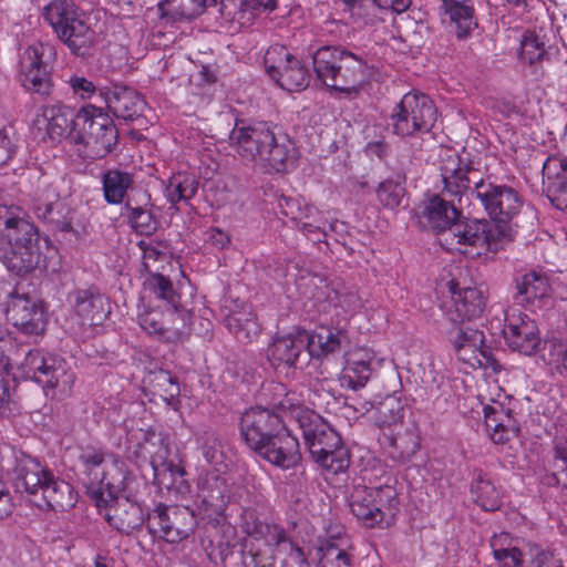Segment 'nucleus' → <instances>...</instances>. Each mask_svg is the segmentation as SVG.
Segmentation results:
<instances>
[{
  "mask_svg": "<svg viewBox=\"0 0 567 567\" xmlns=\"http://www.w3.org/2000/svg\"><path fill=\"white\" fill-rule=\"evenodd\" d=\"M278 206L280 213L289 217L296 224L301 220L308 212H312L311 206H301L297 199L285 196L278 199Z\"/></svg>",
  "mask_w": 567,
  "mask_h": 567,
  "instance_id": "0e129e2a",
  "label": "nucleus"
},
{
  "mask_svg": "<svg viewBox=\"0 0 567 567\" xmlns=\"http://www.w3.org/2000/svg\"><path fill=\"white\" fill-rule=\"evenodd\" d=\"M450 340L454 349L477 351L485 341V337L483 331L463 322L450 332Z\"/></svg>",
  "mask_w": 567,
  "mask_h": 567,
  "instance_id": "3c124183",
  "label": "nucleus"
},
{
  "mask_svg": "<svg viewBox=\"0 0 567 567\" xmlns=\"http://www.w3.org/2000/svg\"><path fill=\"white\" fill-rule=\"evenodd\" d=\"M546 55V45L540 37L534 32H527L520 41V61L533 65L542 62Z\"/></svg>",
  "mask_w": 567,
  "mask_h": 567,
  "instance_id": "5fc2aeb1",
  "label": "nucleus"
},
{
  "mask_svg": "<svg viewBox=\"0 0 567 567\" xmlns=\"http://www.w3.org/2000/svg\"><path fill=\"white\" fill-rule=\"evenodd\" d=\"M348 341L347 332L338 328H320L313 334H308L307 355L323 358L337 352L343 342Z\"/></svg>",
  "mask_w": 567,
  "mask_h": 567,
  "instance_id": "f704fd0d",
  "label": "nucleus"
},
{
  "mask_svg": "<svg viewBox=\"0 0 567 567\" xmlns=\"http://www.w3.org/2000/svg\"><path fill=\"white\" fill-rule=\"evenodd\" d=\"M7 319L24 334H40L47 324L42 302L17 290L9 296Z\"/></svg>",
  "mask_w": 567,
  "mask_h": 567,
  "instance_id": "6ab92c4d",
  "label": "nucleus"
},
{
  "mask_svg": "<svg viewBox=\"0 0 567 567\" xmlns=\"http://www.w3.org/2000/svg\"><path fill=\"white\" fill-rule=\"evenodd\" d=\"M73 306L83 323L90 326L101 324L111 313L109 299L94 288L76 290Z\"/></svg>",
  "mask_w": 567,
  "mask_h": 567,
  "instance_id": "7c9ffc66",
  "label": "nucleus"
},
{
  "mask_svg": "<svg viewBox=\"0 0 567 567\" xmlns=\"http://www.w3.org/2000/svg\"><path fill=\"white\" fill-rule=\"evenodd\" d=\"M51 246L27 247L10 249L3 259L7 269L20 277L32 275L35 271H43L49 268V252H52Z\"/></svg>",
  "mask_w": 567,
  "mask_h": 567,
  "instance_id": "c85d7f7f",
  "label": "nucleus"
},
{
  "mask_svg": "<svg viewBox=\"0 0 567 567\" xmlns=\"http://www.w3.org/2000/svg\"><path fill=\"white\" fill-rule=\"evenodd\" d=\"M40 492L44 505L49 508L64 511L74 505L72 486L64 481L55 480L52 473L43 481Z\"/></svg>",
  "mask_w": 567,
  "mask_h": 567,
  "instance_id": "4c0bfd02",
  "label": "nucleus"
},
{
  "mask_svg": "<svg viewBox=\"0 0 567 567\" xmlns=\"http://www.w3.org/2000/svg\"><path fill=\"white\" fill-rule=\"evenodd\" d=\"M507 346L524 355L535 354L540 346L536 322L525 313L507 315L503 330Z\"/></svg>",
  "mask_w": 567,
  "mask_h": 567,
  "instance_id": "4be33fe9",
  "label": "nucleus"
},
{
  "mask_svg": "<svg viewBox=\"0 0 567 567\" xmlns=\"http://www.w3.org/2000/svg\"><path fill=\"white\" fill-rule=\"evenodd\" d=\"M43 117L47 121V132L51 140L60 141L68 135L73 140L75 132L76 114L65 106L52 105L43 111Z\"/></svg>",
  "mask_w": 567,
  "mask_h": 567,
  "instance_id": "c9c22d12",
  "label": "nucleus"
},
{
  "mask_svg": "<svg viewBox=\"0 0 567 567\" xmlns=\"http://www.w3.org/2000/svg\"><path fill=\"white\" fill-rule=\"evenodd\" d=\"M54 59L55 50L51 44L38 43L24 51L20 62V81L27 91L42 96L50 94Z\"/></svg>",
  "mask_w": 567,
  "mask_h": 567,
  "instance_id": "9b49d317",
  "label": "nucleus"
},
{
  "mask_svg": "<svg viewBox=\"0 0 567 567\" xmlns=\"http://www.w3.org/2000/svg\"><path fill=\"white\" fill-rule=\"evenodd\" d=\"M32 210L35 217L53 234L74 233L73 212L66 203L58 197L54 200L43 197L35 198L32 203Z\"/></svg>",
  "mask_w": 567,
  "mask_h": 567,
  "instance_id": "cd10ccee",
  "label": "nucleus"
},
{
  "mask_svg": "<svg viewBox=\"0 0 567 567\" xmlns=\"http://www.w3.org/2000/svg\"><path fill=\"white\" fill-rule=\"evenodd\" d=\"M79 461L83 467V473L87 476L89 484L86 485V493L89 497L95 502L96 506H101L102 503L107 502L104 497V492L97 486L101 472L106 462L105 454L100 450H86L84 451Z\"/></svg>",
  "mask_w": 567,
  "mask_h": 567,
  "instance_id": "72a5a7b5",
  "label": "nucleus"
},
{
  "mask_svg": "<svg viewBox=\"0 0 567 567\" xmlns=\"http://www.w3.org/2000/svg\"><path fill=\"white\" fill-rule=\"evenodd\" d=\"M198 487L204 503L210 507H223L230 495L228 478L215 472L200 476Z\"/></svg>",
  "mask_w": 567,
  "mask_h": 567,
  "instance_id": "e433bc0d",
  "label": "nucleus"
},
{
  "mask_svg": "<svg viewBox=\"0 0 567 567\" xmlns=\"http://www.w3.org/2000/svg\"><path fill=\"white\" fill-rule=\"evenodd\" d=\"M11 127H0V166L6 165L16 152Z\"/></svg>",
  "mask_w": 567,
  "mask_h": 567,
  "instance_id": "774afa93",
  "label": "nucleus"
},
{
  "mask_svg": "<svg viewBox=\"0 0 567 567\" xmlns=\"http://www.w3.org/2000/svg\"><path fill=\"white\" fill-rule=\"evenodd\" d=\"M543 190L550 203L567 210V158L549 156L543 164Z\"/></svg>",
  "mask_w": 567,
  "mask_h": 567,
  "instance_id": "a878e982",
  "label": "nucleus"
},
{
  "mask_svg": "<svg viewBox=\"0 0 567 567\" xmlns=\"http://www.w3.org/2000/svg\"><path fill=\"white\" fill-rule=\"evenodd\" d=\"M443 22H449L457 39H466L477 27L471 0H441Z\"/></svg>",
  "mask_w": 567,
  "mask_h": 567,
  "instance_id": "2f4dec72",
  "label": "nucleus"
},
{
  "mask_svg": "<svg viewBox=\"0 0 567 567\" xmlns=\"http://www.w3.org/2000/svg\"><path fill=\"white\" fill-rule=\"evenodd\" d=\"M43 18L74 55L85 58L91 54L95 32L72 0L51 1L43 9Z\"/></svg>",
  "mask_w": 567,
  "mask_h": 567,
  "instance_id": "39448f33",
  "label": "nucleus"
},
{
  "mask_svg": "<svg viewBox=\"0 0 567 567\" xmlns=\"http://www.w3.org/2000/svg\"><path fill=\"white\" fill-rule=\"evenodd\" d=\"M107 110L117 118L133 121L142 115L145 101L133 87L120 83H112L100 90Z\"/></svg>",
  "mask_w": 567,
  "mask_h": 567,
  "instance_id": "b1692460",
  "label": "nucleus"
},
{
  "mask_svg": "<svg viewBox=\"0 0 567 567\" xmlns=\"http://www.w3.org/2000/svg\"><path fill=\"white\" fill-rule=\"evenodd\" d=\"M443 182V194L462 205L463 198L477 196V188L485 182L480 169L465 163L457 154H447L442 157L440 165Z\"/></svg>",
  "mask_w": 567,
  "mask_h": 567,
  "instance_id": "f8f14e48",
  "label": "nucleus"
},
{
  "mask_svg": "<svg viewBox=\"0 0 567 567\" xmlns=\"http://www.w3.org/2000/svg\"><path fill=\"white\" fill-rule=\"evenodd\" d=\"M372 372V360L370 358L364 359L353 354L347 360L346 367L341 371L339 379L341 386L357 391L367 384Z\"/></svg>",
  "mask_w": 567,
  "mask_h": 567,
  "instance_id": "58836bf2",
  "label": "nucleus"
},
{
  "mask_svg": "<svg viewBox=\"0 0 567 567\" xmlns=\"http://www.w3.org/2000/svg\"><path fill=\"white\" fill-rule=\"evenodd\" d=\"M476 199L483 206L494 227L511 226L519 213L523 200L513 187L485 179L477 188Z\"/></svg>",
  "mask_w": 567,
  "mask_h": 567,
  "instance_id": "ddd939ff",
  "label": "nucleus"
},
{
  "mask_svg": "<svg viewBox=\"0 0 567 567\" xmlns=\"http://www.w3.org/2000/svg\"><path fill=\"white\" fill-rule=\"evenodd\" d=\"M319 551V567H351L347 551L332 542L322 544Z\"/></svg>",
  "mask_w": 567,
  "mask_h": 567,
  "instance_id": "052dcab7",
  "label": "nucleus"
},
{
  "mask_svg": "<svg viewBox=\"0 0 567 567\" xmlns=\"http://www.w3.org/2000/svg\"><path fill=\"white\" fill-rule=\"evenodd\" d=\"M549 288L548 278L545 275L530 271L517 279L515 298L529 302L547 296Z\"/></svg>",
  "mask_w": 567,
  "mask_h": 567,
  "instance_id": "37998d69",
  "label": "nucleus"
},
{
  "mask_svg": "<svg viewBox=\"0 0 567 567\" xmlns=\"http://www.w3.org/2000/svg\"><path fill=\"white\" fill-rule=\"evenodd\" d=\"M307 346L309 342L306 331L277 337L267 349V358L276 369L296 368L302 358H307Z\"/></svg>",
  "mask_w": 567,
  "mask_h": 567,
  "instance_id": "393cba45",
  "label": "nucleus"
},
{
  "mask_svg": "<svg viewBox=\"0 0 567 567\" xmlns=\"http://www.w3.org/2000/svg\"><path fill=\"white\" fill-rule=\"evenodd\" d=\"M153 471V483L158 487L171 488L174 484V477L183 478L185 471L183 467L174 464L172 461H161L156 456L151 460Z\"/></svg>",
  "mask_w": 567,
  "mask_h": 567,
  "instance_id": "864d4df0",
  "label": "nucleus"
},
{
  "mask_svg": "<svg viewBox=\"0 0 567 567\" xmlns=\"http://www.w3.org/2000/svg\"><path fill=\"white\" fill-rule=\"evenodd\" d=\"M296 419L311 458L333 474L346 471L350 456L339 433L315 411L298 409Z\"/></svg>",
  "mask_w": 567,
  "mask_h": 567,
  "instance_id": "7ed1b4c3",
  "label": "nucleus"
},
{
  "mask_svg": "<svg viewBox=\"0 0 567 567\" xmlns=\"http://www.w3.org/2000/svg\"><path fill=\"white\" fill-rule=\"evenodd\" d=\"M255 453L282 470L296 467L301 460L299 442L291 435L286 425L265 444H261Z\"/></svg>",
  "mask_w": 567,
  "mask_h": 567,
  "instance_id": "5701e85b",
  "label": "nucleus"
},
{
  "mask_svg": "<svg viewBox=\"0 0 567 567\" xmlns=\"http://www.w3.org/2000/svg\"><path fill=\"white\" fill-rule=\"evenodd\" d=\"M512 240V226L494 227L486 220L461 219V216L452 224L443 238L446 245H468L487 251H497L504 243Z\"/></svg>",
  "mask_w": 567,
  "mask_h": 567,
  "instance_id": "1a4fd4ad",
  "label": "nucleus"
},
{
  "mask_svg": "<svg viewBox=\"0 0 567 567\" xmlns=\"http://www.w3.org/2000/svg\"><path fill=\"white\" fill-rule=\"evenodd\" d=\"M0 233L10 249L51 246L38 227L25 218V212L18 205H0Z\"/></svg>",
  "mask_w": 567,
  "mask_h": 567,
  "instance_id": "2eb2a0df",
  "label": "nucleus"
},
{
  "mask_svg": "<svg viewBox=\"0 0 567 567\" xmlns=\"http://www.w3.org/2000/svg\"><path fill=\"white\" fill-rule=\"evenodd\" d=\"M476 364L475 368L481 369H491L493 372L497 373L501 371V364L496 357L494 355L492 349L485 344V341L482 343L481 347L477 348L476 351Z\"/></svg>",
  "mask_w": 567,
  "mask_h": 567,
  "instance_id": "338daca9",
  "label": "nucleus"
},
{
  "mask_svg": "<svg viewBox=\"0 0 567 567\" xmlns=\"http://www.w3.org/2000/svg\"><path fill=\"white\" fill-rule=\"evenodd\" d=\"M117 137L113 120L102 109L87 105L76 113L73 142L83 158L105 157L116 146Z\"/></svg>",
  "mask_w": 567,
  "mask_h": 567,
  "instance_id": "20e7f679",
  "label": "nucleus"
},
{
  "mask_svg": "<svg viewBox=\"0 0 567 567\" xmlns=\"http://www.w3.org/2000/svg\"><path fill=\"white\" fill-rule=\"evenodd\" d=\"M449 286L451 302L442 306L446 318L454 323L480 319L486 307L484 290L476 286L461 287L460 282L454 280H451Z\"/></svg>",
  "mask_w": 567,
  "mask_h": 567,
  "instance_id": "f3484780",
  "label": "nucleus"
},
{
  "mask_svg": "<svg viewBox=\"0 0 567 567\" xmlns=\"http://www.w3.org/2000/svg\"><path fill=\"white\" fill-rule=\"evenodd\" d=\"M313 71L328 89L357 93L371 76V68L360 55L341 45H323L312 53Z\"/></svg>",
  "mask_w": 567,
  "mask_h": 567,
  "instance_id": "f03ea898",
  "label": "nucleus"
},
{
  "mask_svg": "<svg viewBox=\"0 0 567 567\" xmlns=\"http://www.w3.org/2000/svg\"><path fill=\"white\" fill-rule=\"evenodd\" d=\"M125 215L131 227L141 235L151 236L157 229V220L151 210L142 205H135L131 198L125 202Z\"/></svg>",
  "mask_w": 567,
  "mask_h": 567,
  "instance_id": "de8ad7c7",
  "label": "nucleus"
},
{
  "mask_svg": "<svg viewBox=\"0 0 567 567\" xmlns=\"http://www.w3.org/2000/svg\"><path fill=\"white\" fill-rule=\"evenodd\" d=\"M239 526L243 533L256 540H262L267 548H272V551L289 554L300 560L305 559L302 548L288 538L286 530L277 524L262 520L255 508L243 507Z\"/></svg>",
  "mask_w": 567,
  "mask_h": 567,
  "instance_id": "4468645a",
  "label": "nucleus"
},
{
  "mask_svg": "<svg viewBox=\"0 0 567 567\" xmlns=\"http://www.w3.org/2000/svg\"><path fill=\"white\" fill-rule=\"evenodd\" d=\"M350 508L365 527L380 526L388 516H394L398 498L392 486H357L350 495Z\"/></svg>",
  "mask_w": 567,
  "mask_h": 567,
  "instance_id": "0eeeda50",
  "label": "nucleus"
},
{
  "mask_svg": "<svg viewBox=\"0 0 567 567\" xmlns=\"http://www.w3.org/2000/svg\"><path fill=\"white\" fill-rule=\"evenodd\" d=\"M437 118V110L425 94L409 92L394 107L390 120L393 133L405 137L430 133Z\"/></svg>",
  "mask_w": 567,
  "mask_h": 567,
  "instance_id": "423d86ee",
  "label": "nucleus"
},
{
  "mask_svg": "<svg viewBox=\"0 0 567 567\" xmlns=\"http://www.w3.org/2000/svg\"><path fill=\"white\" fill-rule=\"evenodd\" d=\"M264 63L267 74L284 90L301 91L310 83L307 68L285 45H271L265 53Z\"/></svg>",
  "mask_w": 567,
  "mask_h": 567,
  "instance_id": "9d476101",
  "label": "nucleus"
},
{
  "mask_svg": "<svg viewBox=\"0 0 567 567\" xmlns=\"http://www.w3.org/2000/svg\"><path fill=\"white\" fill-rule=\"evenodd\" d=\"M147 383L154 388L157 393L168 405H174L179 395V385L177 379L169 371L158 369L150 372Z\"/></svg>",
  "mask_w": 567,
  "mask_h": 567,
  "instance_id": "8fccbe9b",
  "label": "nucleus"
},
{
  "mask_svg": "<svg viewBox=\"0 0 567 567\" xmlns=\"http://www.w3.org/2000/svg\"><path fill=\"white\" fill-rule=\"evenodd\" d=\"M198 179L195 175L188 173H177L173 175L165 187L167 199L172 204L187 202L195 196L198 189Z\"/></svg>",
  "mask_w": 567,
  "mask_h": 567,
  "instance_id": "a18cd8bd",
  "label": "nucleus"
},
{
  "mask_svg": "<svg viewBox=\"0 0 567 567\" xmlns=\"http://www.w3.org/2000/svg\"><path fill=\"white\" fill-rule=\"evenodd\" d=\"M145 290L154 295L156 299L163 300L168 307L179 309L181 295L175 290L169 278L159 272H150L144 281Z\"/></svg>",
  "mask_w": 567,
  "mask_h": 567,
  "instance_id": "49530a36",
  "label": "nucleus"
},
{
  "mask_svg": "<svg viewBox=\"0 0 567 567\" xmlns=\"http://www.w3.org/2000/svg\"><path fill=\"white\" fill-rule=\"evenodd\" d=\"M462 205L458 207L454 199L446 200L441 195H432L424 199L416 210L419 224L443 237L452 224L461 216Z\"/></svg>",
  "mask_w": 567,
  "mask_h": 567,
  "instance_id": "aec40b11",
  "label": "nucleus"
},
{
  "mask_svg": "<svg viewBox=\"0 0 567 567\" xmlns=\"http://www.w3.org/2000/svg\"><path fill=\"white\" fill-rule=\"evenodd\" d=\"M471 493L474 502L484 511H496L502 504L497 488L481 470L474 472Z\"/></svg>",
  "mask_w": 567,
  "mask_h": 567,
  "instance_id": "a19ab883",
  "label": "nucleus"
},
{
  "mask_svg": "<svg viewBox=\"0 0 567 567\" xmlns=\"http://www.w3.org/2000/svg\"><path fill=\"white\" fill-rule=\"evenodd\" d=\"M405 176L398 175L396 179H385L379 184L377 196L383 207L394 209L400 206L405 207Z\"/></svg>",
  "mask_w": 567,
  "mask_h": 567,
  "instance_id": "09e8293b",
  "label": "nucleus"
},
{
  "mask_svg": "<svg viewBox=\"0 0 567 567\" xmlns=\"http://www.w3.org/2000/svg\"><path fill=\"white\" fill-rule=\"evenodd\" d=\"M51 474L35 458L20 453L16 456V464L10 475L18 493H27L37 496L42 488V483Z\"/></svg>",
  "mask_w": 567,
  "mask_h": 567,
  "instance_id": "bb28decb",
  "label": "nucleus"
},
{
  "mask_svg": "<svg viewBox=\"0 0 567 567\" xmlns=\"http://www.w3.org/2000/svg\"><path fill=\"white\" fill-rule=\"evenodd\" d=\"M228 330L241 342H248L259 333L255 315L247 309L229 313L225 318Z\"/></svg>",
  "mask_w": 567,
  "mask_h": 567,
  "instance_id": "c03bdc74",
  "label": "nucleus"
},
{
  "mask_svg": "<svg viewBox=\"0 0 567 567\" xmlns=\"http://www.w3.org/2000/svg\"><path fill=\"white\" fill-rule=\"evenodd\" d=\"M229 141L244 161L276 172L285 171L296 155L293 143L285 136L277 137L274 127L267 122L249 125L236 122Z\"/></svg>",
  "mask_w": 567,
  "mask_h": 567,
  "instance_id": "f257e3e1",
  "label": "nucleus"
},
{
  "mask_svg": "<svg viewBox=\"0 0 567 567\" xmlns=\"http://www.w3.org/2000/svg\"><path fill=\"white\" fill-rule=\"evenodd\" d=\"M554 473L556 483L567 488V430L555 437Z\"/></svg>",
  "mask_w": 567,
  "mask_h": 567,
  "instance_id": "6e6d98bb",
  "label": "nucleus"
},
{
  "mask_svg": "<svg viewBox=\"0 0 567 567\" xmlns=\"http://www.w3.org/2000/svg\"><path fill=\"white\" fill-rule=\"evenodd\" d=\"M268 550L270 555L266 558L262 557L257 551L252 553L251 550H249L248 554L244 556L245 567H271L275 564V560L279 559L281 564H285L288 557L296 563L306 561V558L303 560H300L296 558V556H290L289 554L272 551V548H268Z\"/></svg>",
  "mask_w": 567,
  "mask_h": 567,
  "instance_id": "680f3d73",
  "label": "nucleus"
},
{
  "mask_svg": "<svg viewBox=\"0 0 567 567\" xmlns=\"http://www.w3.org/2000/svg\"><path fill=\"white\" fill-rule=\"evenodd\" d=\"M19 368L23 378L31 379L43 388L54 389L60 384L66 386L73 382L72 375L66 372L64 359L38 349L30 350Z\"/></svg>",
  "mask_w": 567,
  "mask_h": 567,
  "instance_id": "dca6fc26",
  "label": "nucleus"
},
{
  "mask_svg": "<svg viewBox=\"0 0 567 567\" xmlns=\"http://www.w3.org/2000/svg\"><path fill=\"white\" fill-rule=\"evenodd\" d=\"M380 443L388 449L389 456L400 463L409 462L420 449L419 436L412 430L381 433Z\"/></svg>",
  "mask_w": 567,
  "mask_h": 567,
  "instance_id": "473e14b6",
  "label": "nucleus"
},
{
  "mask_svg": "<svg viewBox=\"0 0 567 567\" xmlns=\"http://www.w3.org/2000/svg\"><path fill=\"white\" fill-rule=\"evenodd\" d=\"M206 8V0H162L158 9L163 13L171 11L182 18H193L203 12Z\"/></svg>",
  "mask_w": 567,
  "mask_h": 567,
  "instance_id": "4d7b16f0",
  "label": "nucleus"
},
{
  "mask_svg": "<svg viewBox=\"0 0 567 567\" xmlns=\"http://www.w3.org/2000/svg\"><path fill=\"white\" fill-rule=\"evenodd\" d=\"M133 183V175L127 172L116 168L105 171L102 175L104 199L109 204H121Z\"/></svg>",
  "mask_w": 567,
  "mask_h": 567,
  "instance_id": "ea45409f",
  "label": "nucleus"
},
{
  "mask_svg": "<svg viewBox=\"0 0 567 567\" xmlns=\"http://www.w3.org/2000/svg\"><path fill=\"white\" fill-rule=\"evenodd\" d=\"M316 208L312 207V212H308L296 226L298 229L313 244L324 243L328 245V238L331 235L326 230L324 220H315V223H308V219L313 218Z\"/></svg>",
  "mask_w": 567,
  "mask_h": 567,
  "instance_id": "bf43d9fd",
  "label": "nucleus"
},
{
  "mask_svg": "<svg viewBox=\"0 0 567 567\" xmlns=\"http://www.w3.org/2000/svg\"><path fill=\"white\" fill-rule=\"evenodd\" d=\"M374 421L381 432L393 431L402 424L404 416V408L400 399L388 395L374 408Z\"/></svg>",
  "mask_w": 567,
  "mask_h": 567,
  "instance_id": "79ce46f5",
  "label": "nucleus"
},
{
  "mask_svg": "<svg viewBox=\"0 0 567 567\" xmlns=\"http://www.w3.org/2000/svg\"><path fill=\"white\" fill-rule=\"evenodd\" d=\"M167 311L168 316L172 317V326L168 327V331L172 333V336L181 337L182 334L187 333L189 331L193 313L185 309L181 302L178 310L169 307Z\"/></svg>",
  "mask_w": 567,
  "mask_h": 567,
  "instance_id": "e2e57ef3",
  "label": "nucleus"
},
{
  "mask_svg": "<svg viewBox=\"0 0 567 567\" xmlns=\"http://www.w3.org/2000/svg\"><path fill=\"white\" fill-rule=\"evenodd\" d=\"M281 417L265 408H251L240 417V434L247 446L255 452L261 444L281 431Z\"/></svg>",
  "mask_w": 567,
  "mask_h": 567,
  "instance_id": "a211bd4d",
  "label": "nucleus"
},
{
  "mask_svg": "<svg viewBox=\"0 0 567 567\" xmlns=\"http://www.w3.org/2000/svg\"><path fill=\"white\" fill-rule=\"evenodd\" d=\"M508 534L494 535L491 539V548L494 558L502 567H526L522 551L516 547H498L502 540H508Z\"/></svg>",
  "mask_w": 567,
  "mask_h": 567,
  "instance_id": "603ef678",
  "label": "nucleus"
},
{
  "mask_svg": "<svg viewBox=\"0 0 567 567\" xmlns=\"http://www.w3.org/2000/svg\"><path fill=\"white\" fill-rule=\"evenodd\" d=\"M106 508L107 523L122 534L130 535L146 523L144 511L134 493L116 497L115 501L102 503Z\"/></svg>",
  "mask_w": 567,
  "mask_h": 567,
  "instance_id": "412c9836",
  "label": "nucleus"
},
{
  "mask_svg": "<svg viewBox=\"0 0 567 567\" xmlns=\"http://www.w3.org/2000/svg\"><path fill=\"white\" fill-rule=\"evenodd\" d=\"M485 417L486 426L493 430L491 437L493 442L496 444L506 443L509 440L511 435H516L518 431V429L515 425V422L508 414H505V420H498L497 417L486 412Z\"/></svg>",
  "mask_w": 567,
  "mask_h": 567,
  "instance_id": "13d9d810",
  "label": "nucleus"
},
{
  "mask_svg": "<svg viewBox=\"0 0 567 567\" xmlns=\"http://www.w3.org/2000/svg\"><path fill=\"white\" fill-rule=\"evenodd\" d=\"M197 525L195 513L186 506L158 504L147 514L150 534L169 544L186 539Z\"/></svg>",
  "mask_w": 567,
  "mask_h": 567,
  "instance_id": "6e6552de",
  "label": "nucleus"
},
{
  "mask_svg": "<svg viewBox=\"0 0 567 567\" xmlns=\"http://www.w3.org/2000/svg\"><path fill=\"white\" fill-rule=\"evenodd\" d=\"M134 483H136L135 476L126 464L123 461L113 460L103 466L97 486L104 492V497L112 502L116 497L133 493Z\"/></svg>",
  "mask_w": 567,
  "mask_h": 567,
  "instance_id": "c756f323",
  "label": "nucleus"
},
{
  "mask_svg": "<svg viewBox=\"0 0 567 567\" xmlns=\"http://www.w3.org/2000/svg\"><path fill=\"white\" fill-rule=\"evenodd\" d=\"M141 327L150 334H164L168 331L165 327L162 315L155 311L146 312L140 317Z\"/></svg>",
  "mask_w": 567,
  "mask_h": 567,
  "instance_id": "69168bd1",
  "label": "nucleus"
}]
</instances>
